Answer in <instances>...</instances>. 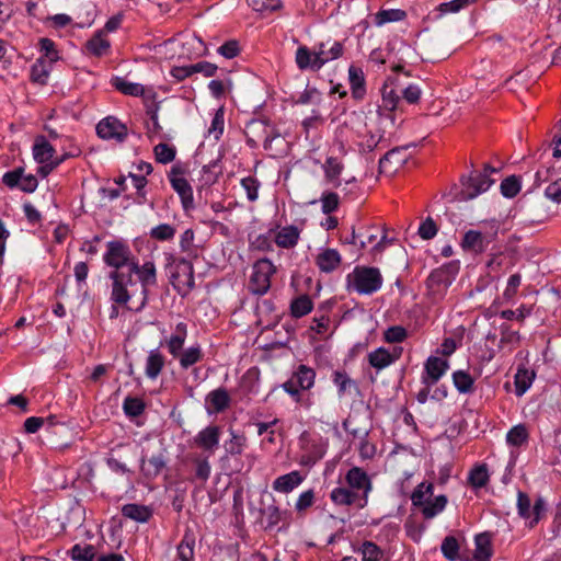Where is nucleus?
Instances as JSON below:
<instances>
[{"label": "nucleus", "instance_id": "obj_1", "mask_svg": "<svg viewBox=\"0 0 561 561\" xmlns=\"http://www.w3.org/2000/svg\"><path fill=\"white\" fill-rule=\"evenodd\" d=\"M111 301L127 310L140 312L148 305L151 287L158 285L156 264L146 261L135 271H111Z\"/></svg>", "mask_w": 561, "mask_h": 561}, {"label": "nucleus", "instance_id": "obj_2", "mask_svg": "<svg viewBox=\"0 0 561 561\" xmlns=\"http://www.w3.org/2000/svg\"><path fill=\"white\" fill-rule=\"evenodd\" d=\"M344 50V44L340 41L321 42L314 51L302 45L296 50L295 61L299 70L319 71L325 64L341 58Z\"/></svg>", "mask_w": 561, "mask_h": 561}, {"label": "nucleus", "instance_id": "obj_3", "mask_svg": "<svg viewBox=\"0 0 561 561\" xmlns=\"http://www.w3.org/2000/svg\"><path fill=\"white\" fill-rule=\"evenodd\" d=\"M165 268L170 283L181 297H186L195 287L194 267L191 261L165 253Z\"/></svg>", "mask_w": 561, "mask_h": 561}, {"label": "nucleus", "instance_id": "obj_4", "mask_svg": "<svg viewBox=\"0 0 561 561\" xmlns=\"http://www.w3.org/2000/svg\"><path fill=\"white\" fill-rule=\"evenodd\" d=\"M434 494V484L432 482H421L411 494L413 507L417 508L424 519H432L440 514L447 506L448 499L440 494L431 499Z\"/></svg>", "mask_w": 561, "mask_h": 561}, {"label": "nucleus", "instance_id": "obj_5", "mask_svg": "<svg viewBox=\"0 0 561 561\" xmlns=\"http://www.w3.org/2000/svg\"><path fill=\"white\" fill-rule=\"evenodd\" d=\"M495 172H497L495 168L485 164L483 171L472 170L469 175H462L460 178L461 190L457 193L456 198L459 202H467L486 192L495 182L491 178V174Z\"/></svg>", "mask_w": 561, "mask_h": 561}, {"label": "nucleus", "instance_id": "obj_6", "mask_svg": "<svg viewBox=\"0 0 561 561\" xmlns=\"http://www.w3.org/2000/svg\"><path fill=\"white\" fill-rule=\"evenodd\" d=\"M459 272V262L450 261L433 270L426 278L427 295L433 301L443 299Z\"/></svg>", "mask_w": 561, "mask_h": 561}, {"label": "nucleus", "instance_id": "obj_7", "mask_svg": "<svg viewBox=\"0 0 561 561\" xmlns=\"http://www.w3.org/2000/svg\"><path fill=\"white\" fill-rule=\"evenodd\" d=\"M103 262L112 271L118 272L127 268L135 271L140 265L139 260L133 254L130 247L123 239L111 240L106 243Z\"/></svg>", "mask_w": 561, "mask_h": 561}, {"label": "nucleus", "instance_id": "obj_8", "mask_svg": "<svg viewBox=\"0 0 561 561\" xmlns=\"http://www.w3.org/2000/svg\"><path fill=\"white\" fill-rule=\"evenodd\" d=\"M347 286L359 295H371L382 286V276L377 267L357 265L346 276Z\"/></svg>", "mask_w": 561, "mask_h": 561}, {"label": "nucleus", "instance_id": "obj_9", "mask_svg": "<svg viewBox=\"0 0 561 561\" xmlns=\"http://www.w3.org/2000/svg\"><path fill=\"white\" fill-rule=\"evenodd\" d=\"M276 273L273 262L263 257L254 262L249 280V290L256 296L265 295L271 288V277Z\"/></svg>", "mask_w": 561, "mask_h": 561}, {"label": "nucleus", "instance_id": "obj_10", "mask_svg": "<svg viewBox=\"0 0 561 561\" xmlns=\"http://www.w3.org/2000/svg\"><path fill=\"white\" fill-rule=\"evenodd\" d=\"M497 232L499 225L495 220L492 221L489 231L468 230L462 237L461 248L465 251L481 254L485 252L489 244L496 239Z\"/></svg>", "mask_w": 561, "mask_h": 561}, {"label": "nucleus", "instance_id": "obj_11", "mask_svg": "<svg viewBox=\"0 0 561 561\" xmlns=\"http://www.w3.org/2000/svg\"><path fill=\"white\" fill-rule=\"evenodd\" d=\"M547 511L546 503L542 497H537L531 505L530 497L527 493L518 491L517 493V512L518 515L529 520V527H535L545 516Z\"/></svg>", "mask_w": 561, "mask_h": 561}, {"label": "nucleus", "instance_id": "obj_12", "mask_svg": "<svg viewBox=\"0 0 561 561\" xmlns=\"http://www.w3.org/2000/svg\"><path fill=\"white\" fill-rule=\"evenodd\" d=\"M183 170L179 165H173L168 174L172 188L179 194L182 207L185 211L194 207L193 188L188 181L183 176Z\"/></svg>", "mask_w": 561, "mask_h": 561}, {"label": "nucleus", "instance_id": "obj_13", "mask_svg": "<svg viewBox=\"0 0 561 561\" xmlns=\"http://www.w3.org/2000/svg\"><path fill=\"white\" fill-rule=\"evenodd\" d=\"M96 135L104 140L124 142L128 136V128L115 116H106L96 125Z\"/></svg>", "mask_w": 561, "mask_h": 561}, {"label": "nucleus", "instance_id": "obj_14", "mask_svg": "<svg viewBox=\"0 0 561 561\" xmlns=\"http://www.w3.org/2000/svg\"><path fill=\"white\" fill-rule=\"evenodd\" d=\"M346 485L359 493L360 501L368 504V497L373 491V481L368 473L360 467H352L345 474Z\"/></svg>", "mask_w": 561, "mask_h": 561}, {"label": "nucleus", "instance_id": "obj_15", "mask_svg": "<svg viewBox=\"0 0 561 561\" xmlns=\"http://www.w3.org/2000/svg\"><path fill=\"white\" fill-rule=\"evenodd\" d=\"M449 369L447 359L438 356H430L424 363V369L421 375V382L423 386H435L439 379Z\"/></svg>", "mask_w": 561, "mask_h": 561}, {"label": "nucleus", "instance_id": "obj_16", "mask_svg": "<svg viewBox=\"0 0 561 561\" xmlns=\"http://www.w3.org/2000/svg\"><path fill=\"white\" fill-rule=\"evenodd\" d=\"M290 513L282 511L273 500V503L260 508V523L265 530L275 529L280 523L283 526L289 525Z\"/></svg>", "mask_w": 561, "mask_h": 561}, {"label": "nucleus", "instance_id": "obj_17", "mask_svg": "<svg viewBox=\"0 0 561 561\" xmlns=\"http://www.w3.org/2000/svg\"><path fill=\"white\" fill-rule=\"evenodd\" d=\"M300 442L304 443V455L301 462L304 465H314L322 459L327 453L328 444L322 438L311 439L307 432L300 435Z\"/></svg>", "mask_w": 561, "mask_h": 561}, {"label": "nucleus", "instance_id": "obj_18", "mask_svg": "<svg viewBox=\"0 0 561 561\" xmlns=\"http://www.w3.org/2000/svg\"><path fill=\"white\" fill-rule=\"evenodd\" d=\"M330 500L335 506L341 507L355 506L357 510H363L367 506V503L360 501L359 493L348 486H335L330 492Z\"/></svg>", "mask_w": 561, "mask_h": 561}, {"label": "nucleus", "instance_id": "obj_19", "mask_svg": "<svg viewBox=\"0 0 561 561\" xmlns=\"http://www.w3.org/2000/svg\"><path fill=\"white\" fill-rule=\"evenodd\" d=\"M316 370L305 364H299L290 378L284 383H291L298 391L310 390L316 382Z\"/></svg>", "mask_w": 561, "mask_h": 561}, {"label": "nucleus", "instance_id": "obj_20", "mask_svg": "<svg viewBox=\"0 0 561 561\" xmlns=\"http://www.w3.org/2000/svg\"><path fill=\"white\" fill-rule=\"evenodd\" d=\"M220 433L218 425H209L197 433L194 444L203 450L214 454L219 445Z\"/></svg>", "mask_w": 561, "mask_h": 561}, {"label": "nucleus", "instance_id": "obj_21", "mask_svg": "<svg viewBox=\"0 0 561 561\" xmlns=\"http://www.w3.org/2000/svg\"><path fill=\"white\" fill-rule=\"evenodd\" d=\"M271 126L265 119H251L244 129L245 142L251 149L259 146L257 140L271 131Z\"/></svg>", "mask_w": 561, "mask_h": 561}, {"label": "nucleus", "instance_id": "obj_22", "mask_svg": "<svg viewBox=\"0 0 561 561\" xmlns=\"http://www.w3.org/2000/svg\"><path fill=\"white\" fill-rule=\"evenodd\" d=\"M314 263L320 272L330 274L341 265L342 256L337 250L327 248L318 253Z\"/></svg>", "mask_w": 561, "mask_h": 561}, {"label": "nucleus", "instance_id": "obj_23", "mask_svg": "<svg viewBox=\"0 0 561 561\" xmlns=\"http://www.w3.org/2000/svg\"><path fill=\"white\" fill-rule=\"evenodd\" d=\"M348 82L352 98L362 101L366 95V79L360 67L351 65L348 68Z\"/></svg>", "mask_w": 561, "mask_h": 561}, {"label": "nucleus", "instance_id": "obj_24", "mask_svg": "<svg viewBox=\"0 0 561 561\" xmlns=\"http://www.w3.org/2000/svg\"><path fill=\"white\" fill-rule=\"evenodd\" d=\"M331 380L337 389V397L340 399L350 396L352 391L358 392L357 382L345 370H333Z\"/></svg>", "mask_w": 561, "mask_h": 561}, {"label": "nucleus", "instance_id": "obj_25", "mask_svg": "<svg viewBox=\"0 0 561 561\" xmlns=\"http://www.w3.org/2000/svg\"><path fill=\"white\" fill-rule=\"evenodd\" d=\"M304 480L305 477L300 473V471L294 470L289 473L277 477L273 481L272 486L276 492L289 493L299 486Z\"/></svg>", "mask_w": 561, "mask_h": 561}, {"label": "nucleus", "instance_id": "obj_26", "mask_svg": "<svg viewBox=\"0 0 561 561\" xmlns=\"http://www.w3.org/2000/svg\"><path fill=\"white\" fill-rule=\"evenodd\" d=\"M474 553L476 561H490L493 554L492 549V535L488 531L478 534L474 537Z\"/></svg>", "mask_w": 561, "mask_h": 561}, {"label": "nucleus", "instance_id": "obj_27", "mask_svg": "<svg viewBox=\"0 0 561 561\" xmlns=\"http://www.w3.org/2000/svg\"><path fill=\"white\" fill-rule=\"evenodd\" d=\"M230 401L229 392L224 387L210 391L205 399L206 404L216 413L227 410L230 405Z\"/></svg>", "mask_w": 561, "mask_h": 561}, {"label": "nucleus", "instance_id": "obj_28", "mask_svg": "<svg viewBox=\"0 0 561 561\" xmlns=\"http://www.w3.org/2000/svg\"><path fill=\"white\" fill-rule=\"evenodd\" d=\"M121 512L125 518L138 523H147L152 517V511L150 507L137 503L123 505Z\"/></svg>", "mask_w": 561, "mask_h": 561}, {"label": "nucleus", "instance_id": "obj_29", "mask_svg": "<svg viewBox=\"0 0 561 561\" xmlns=\"http://www.w3.org/2000/svg\"><path fill=\"white\" fill-rule=\"evenodd\" d=\"M300 238V230L289 225L283 227L275 236V243L282 249H293L297 245Z\"/></svg>", "mask_w": 561, "mask_h": 561}, {"label": "nucleus", "instance_id": "obj_30", "mask_svg": "<svg viewBox=\"0 0 561 561\" xmlns=\"http://www.w3.org/2000/svg\"><path fill=\"white\" fill-rule=\"evenodd\" d=\"M33 158L37 163H44L51 161L56 152L55 148L46 139L45 136L41 135L35 138L33 148Z\"/></svg>", "mask_w": 561, "mask_h": 561}, {"label": "nucleus", "instance_id": "obj_31", "mask_svg": "<svg viewBox=\"0 0 561 561\" xmlns=\"http://www.w3.org/2000/svg\"><path fill=\"white\" fill-rule=\"evenodd\" d=\"M186 336H187L186 323H184V322L178 323L175 327V332L167 341L168 351L174 358H178V356L182 352Z\"/></svg>", "mask_w": 561, "mask_h": 561}, {"label": "nucleus", "instance_id": "obj_32", "mask_svg": "<svg viewBox=\"0 0 561 561\" xmlns=\"http://www.w3.org/2000/svg\"><path fill=\"white\" fill-rule=\"evenodd\" d=\"M325 180L334 187L341 185L340 175L344 170L343 162L337 157H328L322 165Z\"/></svg>", "mask_w": 561, "mask_h": 561}, {"label": "nucleus", "instance_id": "obj_33", "mask_svg": "<svg viewBox=\"0 0 561 561\" xmlns=\"http://www.w3.org/2000/svg\"><path fill=\"white\" fill-rule=\"evenodd\" d=\"M195 536L192 531L186 530L176 546L178 561H195Z\"/></svg>", "mask_w": 561, "mask_h": 561}, {"label": "nucleus", "instance_id": "obj_34", "mask_svg": "<svg viewBox=\"0 0 561 561\" xmlns=\"http://www.w3.org/2000/svg\"><path fill=\"white\" fill-rule=\"evenodd\" d=\"M164 364L165 358L163 354L158 348L151 350L146 360V376L151 380L157 379L158 376L161 374Z\"/></svg>", "mask_w": 561, "mask_h": 561}, {"label": "nucleus", "instance_id": "obj_35", "mask_svg": "<svg viewBox=\"0 0 561 561\" xmlns=\"http://www.w3.org/2000/svg\"><path fill=\"white\" fill-rule=\"evenodd\" d=\"M535 378V371L524 366L518 367L515 377V394L522 397L531 386Z\"/></svg>", "mask_w": 561, "mask_h": 561}, {"label": "nucleus", "instance_id": "obj_36", "mask_svg": "<svg viewBox=\"0 0 561 561\" xmlns=\"http://www.w3.org/2000/svg\"><path fill=\"white\" fill-rule=\"evenodd\" d=\"M489 480L490 474L486 463H478L469 471L468 483L472 489L484 488Z\"/></svg>", "mask_w": 561, "mask_h": 561}, {"label": "nucleus", "instance_id": "obj_37", "mask_svg": "<svg viewBox=\"0 0 561 561\" xmlns=\"http://www.w3.org/2000/svg\"><path fill=\"white\" fill-rule=\"evenodd\" d=\"M87 50L96 57L106 55L111 44L104 38L103 31H98L85 44Z\"/></svg>", "mask_w": 561, "mask_h": 561}, {"label": "nucleus", "instance_id": "obj_38", "mask_svg": "<svg viewBox=\"0 0 561 561\" xmlns=\"http://www.w3.org/2000/svg\"><path fill=\"white\" fill-rule=\"evenodd\" d=\"M453 382L458 392L467 394L474 391V379L467 370H456L453 373Z\"/></svg>", "mask_w": 561, "mask_h": 561}, {"label": "nucleus", "instance_id": "obj_39", "mask_svg": "<svg viewBox=\"0 0 561 561\" xmlns=\"http://www.w3.org/2000/svg\"><path fill=\"white\" fill-rule=\"evenodd\" d=\"M312 308L313 302L310 296L304 294L291 300L290 314L291 317L299 319L311 312Z\"/></svg>", "mask_w": 561, "mask_h": 561}, {"label": "nucleus", "instance_id": "obj_40", "mask_svg": "<svg viewBox=\"0 0 561 561\" xmlns=\"http://www.w3.org/2000/svg\"><path fill=\"white\" fill-rule=\"evenodd\" d=\"M368 363L371 367L377 370L385 369L386 367L392 365V358L390 357V351L383 346L378 347L377 350L370 352L368 355Z\"/></svg>", "mask_w": 561, "mask_h": 561}, {"label": "nucleus", "instance_id": "obj_41", "mask_svg": "<svg viewBox=\"0 0 561 561\" xmlns=\"http://www.w3.org/2000/svg\"><path fill=\"white\" fill-rule=\"evenodd\" d=\"M112 85L125 95L140 96L145 92V88L142 84L129 82L121 77L113 78Z\"/></svg>", "mask_w": 561, "mask_h": 561}, {"label": "nucleus", "instance_id": "obj_42", "mask_svg": "<svg viewBox=\"0 0 561 561\" xmlns=\"http://www.w3.org/2000/svg\"><path fill=\"white\" fill-rule=\"evenodd\" d=\"M407 12L401 9L380 10L375 14L374 23L376 26H382L386 23L403 21Z\"/></svg>", "mask_w": 561, "mask_h": 561}, {"label": "nucleus", "instance_id": "obj_43", "mask_svg": "<svg viewBox=\"0 0 561 561\" xmlns=\"http://www.w3.org/2000/svg\"><path fill=\"white\" fill-rule=\"evenodd\" d=\"M146 410V403L141 398L127 396L123 402V411L129 419L140 416Z\"/></svg>", "mask_w": 561, "mask_h": 561}, {"label": "nucleus", "instance_id": "obj_44", "mask_svg": "<svg viewBox=\"0 0 561 561\" xmlns=\"http://www.w3.org/2000/svg\"><path fill=\"white\" fill-rule=\"evenodd\" d=\"M50 68L47 67L46 60L41 57L31 67L30 79L32 82L45 85L49 76Z\"/></svg>", "mask_w": 561, "mask_h": 561}, {"label": "nucleus", "instance_id": "obj_45", "mask_svg": "<svg viewBox=\"0 0 561 561\" xmlns=\"http://www.w3.org/2000/svg\"><path fill=\"white\" fill-rule=\"evenodd\" d=\"M230 435L231 438L225 443V450L230 456H240L247 446V437L233 430H230Z\"/></svg>", "mask_w": 561, "mask_h": 561}, {"label": "nucleus", "instance_id": "obj_46", "mask_svg": "<svg viewBox=\"0 0 561 561\" xmlns=\"http://www.w3.org/2000/svg\"><path fill=\"white\" fill-rule=\"evenodd\" d=\"M179 357L180 366L183 369H187L188 367L193 366L194 364L198 363L203 358V352L198 344L191 346L186 348L185 351L181 352Z\"/></svg>", "mask_w": 561, "mask_h": 561}, {"label": "nucleus", "instance_id": "obj_47", "mask_svg": "<svg viewBox=\"0 0 561 561\" xmlns=\"http://www.w3.org/2000/svg\"><path fill=\"white\" fill-rule=\"evenodd\" d=\"M165 467V461L162 455L152 456L149 458L146 466L145 458H141V471L147 478H156Z\"/></svg>", "mask_w": 561, "mask_h": 561}, {"label": "nucleus", "instance_id": "obj_48", "mask_svg": "<svg viewBox=\"0 0 561 561\" xmlns=\"http://www.w3.org/2000/svg\"><path fill=\"white\" fill-rule=\"evenodd\" d=\"M528 438L529 434L527 427L524 424L513 426L506 435L507 444L515 447H520L522 445L526 444Z\"/></svg>", "mask_w": 561, "mask_h": 561}, {"label": "nucleus", "instance_id": "obj_49", "mask_svg": "<svg viewBox=\"0 0 561 561\" xmlns=\"http://www.w3.org/2000/svg\"><path fill=\"white\" fill-rule=\"evenodd\" d=\"M69 554L73 561H93L95 557V548L92 545L76 543Z\"/></svg>", "mask_w": 561, "mask_h": 561}, {"label": "nucleus", "instance_id": "obj_50", "mask_svg": "<svg viewBox=\"0 0 561 561\" xmlns=\"http://www.w3.org/2000/svg\"><path fill=\"white\" fill-rule=\"evenodd\" d=\"M153 153L157 162L167 164L172 162L176 156V149L174 146L165 142H160L153 148Z\"/></svg>", "mask_w": 561, "mask_h": 561}, {"label": "nucleus", "instance_id": "obj_51", "mask_svg": "<svg viewBox=\"0 0 561 561\" xmlns=\"http://www.w3.org/2000/svg\"><path fill=\"white\" fill-rule=\"evenodd\" d=\"M176 233V229L174 226L170 224H160L153 228H151L149 236L151 239L164 242L171 241Z\"/></svg>", "mask_w": 561, "mask_h": 561}, {"label": "nucleus", "instance_id": "obj_52", "mask_svg": "<svg viewBox=\"0 0 561 561\" xmlns=\"http://www.w3.org/2000/svg\"><path fill=\"white\" fill-rule=\"evenodd\" d=\"M501 193L506 198H514L522 188L520 178L511 175L505 178L501 183Z\"/></svg>", "mask_w": 561, "mask_h": 561}, {"label": "nucleus", "instance_id": "obj_53", "mask_svg": "<svg viewBox=\"0 0 561 561\" xmlns=\"http://www.w3.org/2000/svg\"><path fill=\"white\" fill-rule=\"evenodd\" d=\"M280 387L301 408L309 410L313 405L311 394L304 397L300 391L291 386V383H282Z\"/></svg>", "mask_w": 561, "mask_h": 561}, {"label": "nucleus", "instance_id": "obj_54", "mask_svg": "<svg viewBox=\"0 0 561 561\" xmlns=\"http://www.w3.org/2000/svg\"><path fill=\"white\" fill-rule=\"evenodd\" d=\"M440 550L443 556L449 561H456L459 558V543L456 537L447 536L444 538Z\"/></svg>", "mask_w": 561, "mask_h": 561}, {"label": "nucleus", "instance_id": "obj_55", "mask_svg": "<svg viewBox=\"0 0 561 561\" xmlns=\"http://www.w3.org/2000/svg\"><path fill=\"white\" fill-rule=\"evenodd\" d=\"M195 465L194 477L195 479L206 482L210 476V465L207 457L194 456L192 458Z\"/></svg>", "mask_w": 561, "mask_h": 561}, {"label": "nucleus", "instance_id": "obj_56", "mask_svg": "<svg viewBox=\"0 0 561 561\" xmlns=\"http://www.w3.org/2000/svg\"><path fill=\"white\" fill-rule=\"evenodd\" d=\"M320 202L321 210L325 215H331L332 213L337 210L340 206V197L337 193L334 192H323Z\"/></svg>", "mask_w": 561, "mask_h": 561}, {"label": "nucleus", "instance_id": "obj_57", "mask_svg": "<svg viewBox=\"0 0 561 561\" xmlns=\"http://www.w3.org/2000/svg\"><path fill=\"white\" fill-rule=\"evenodd\" d=\"M363 561H380L383 557V551L378 545L373 541H364L360 548Z\"/></svg>", "mask_w": 561, "mask_h": 561}, {"label": "nucleus", "instance_id": "obj_58", "mask_svg": "<svg viewBox=\"0 0 561 561\" xmlns=\"http://www.w3.org/2000/svg\"><path fill=\"white\" fill-rule=\"evenodd\" d=\"M381 95L383 107L390 112L394 111L400 102V95L397 93L394 88L385 84L381 90Z\"/></svg>", "mask_w": 561, "mask_h": 561}, {"label": "nucleus", "instance_id": "obj_59", "mask_svg": "<svg viewBox=\"0 0 561 561\" xmlns=\"http://www.w3.org/2000/svg\"><path fill=\"white\" fill-rule=\"evenodd\" d=\"M39 49L44 53L42 56L45 60L48 59L49 64H53L59 59L58 50L56 49V44L53 39L43 37L38 42Z\"/></svg>", "mask_w": 561, "mask_h": 561}, {"label": "nucleus", "instance_id": "obj_60", "mask_svg": "<svg viewBox=\"0 0 561 561\" xmlns=\"http://www.w3.org/2000/svg\"><path fill=\"white\" fill-rule=\"evenodd\" d=\"M128 176L131 179L133 184L137 191L136 192V194H137L136 203L139 205L147 203V192H146L145 187H146L148 181H147L146 176L134 174V173H129Z\"/></svg>", "mask_w": 561, "mask_h": 561}, {"label": "nucleus", "instance_id": "obj_61", "mask_svg": "<svg viewBox=\"0 0 561 561\" xmlns=\"http://www.w3.org/2000/svg\"><path fill=\"white\" fill-rule=\"evenodd\" d=\"M224 126H225V112H224V108L220 107L214 114L208 133L213 134L214 138L216 140H219V138L221 137V135L224 133Z\"/></svg>", "mask_w": 561, "mask_h": 561}, {"label": "nucleus", "instance_id": "obj_62", "mask_svg": "<svg viewBox=\"0 0 561 561\" xmlns=\"http://www.w3.org/2000/svg\"><path fill=\"white\" fill-rule=\"evenodd\" d=\"M241 186L247 192V197L250 202H255L259 198V188L261 183L256 178L247 176L241 180Z\"/></svg>", "mask_w": 561, "mask_h": 561}, {"label": "nucleus", "instance_id": "obj_63", "mask_svg": "<svg viewBox=\"0 0 561 561\" xmlns=\"http://www.w3.org/2000/svg\"><path fill=\"white\" fill-rule=\"evenodd\" d=\"M407 336L408 332L405 328L401 325L389 327L383 332V339L387 343H401L407 339Z\"/></svg>", "mask_w": 561, "mask_h": 561}, {"label": "nucleus", "instance_id": "obj_64", "mask_svg": "<svg viewBox=\"0 0 561 561\" xmlns=\"http://www.w3.org/2000/svg\"><path fill=\"white\" fill-rule=\"evenodd\" d=\"M437 231H438V227H437L436 222L433 220L432 217H427L425 220H423L420 224L417 234L423 240H431L437 234Z\"/></svg>", "mask_w": 561, "mask_h": 561}]
</instances>
